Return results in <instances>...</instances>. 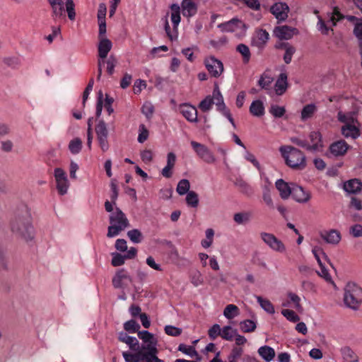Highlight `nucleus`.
Returning a JSON list of instances; mask_svg holds the SVG:
<instances>
[{"mask_svg":"<svg viewBox=\"0 0 362 362\" xmlns=\"http://www.w3.org/2000/svg\"><path fill=\"white\" fill-rule=\"evenodd\" d=\"M337 117L339 121L344 123V125L358 122L355 117V114L353 112L344 113L342 112H339Z\"/></svg>","mask_w":362,"mask_h":362,"instance_id":"42","label":"nucleus"},{"mask_svg":"<svg viewBox=\"0 0 362 362\" xmlns=\"http://www.w3.org/2000/svg\"><path fill=\"white\" fill-rule=\"evenodd\" d=\"M288 87L287 83V76L286 74L282 73L279 75L277 81L274 85V91L275 93L278 95H281L284 94Z\"/></svg>","mask_w":362,"mask_h":362,"instance_id":"32","label":"nucleus"},{"mask_svg":"<svg viewBox=\"0 0 362 362\" xmlns=\"http://www.w3.org/2000/svg\"><path fill=\"white\" fill-rule=\"evenodd\" d=\"M272 185L270 183L265 184L262 188V200L265 205L269 209H274V203L272 196Z\"/></svg>","mask_w":362,"mask_h":362,"instance_id":"31","label":"nucleus"},{"mask_svg":"<svg viewBox=\"0 0 362 362\" xmlns=\"http://www.w3.org/2000/svg\"><path fill=\"white\" fill-rule=\"evenodd\" d=\"M349 148L348 144L344 141H339L332 144L329 150L335 156H343Z\"/></svg>","mask_w":362,"mask_h":362,"instance_id":"33","label":"nucleus"},{"mask_svg":"<svg viewBox=\"0 0 362 362\" xmlns=\"http://www.w3.org/2000/svg\"><path fill=\"white\" fill-rule=\"evenodd\" d=\"M11 230L26 241L34 238L35 228L32 223L31 214L28 209H25L15 216L11 223Z\"/></svg>","mask_w":362,"mask_h":362,"instance_id":"2","label":"nucleus"},{"mask_svg":"<svg viewBox=\"0 0 362 362\" xmlns=\"http://www.w3.org/2000/svg\"><path fill=\"white\" fill-rule=\"evenodd\" d=\"M251 214L249 212H239L236 213L233 216L234 221L238 224H245L248 223L250 220Z\"/></svg>","mask_w":362,"mask_h":362,"instance_id":"47","label":"nucleus"},{"mask_svg":"<svg viewBox=\"0 0 362 362\" xmlns=\"http://www.w3.org/2000/svg\"><path fill=\"white\" fill-rule=\"evenodd\" d=\"M320 238L327 244L337 245L341 240V233L337 229L324 230L320 233Z\"/></svg>","mask_w":362,"mask_h":362,"instance_id":"19","label":"nucleus"},{"mask_svg":"<svg viewBox=\"0 0 362 362\" xmlns=\"http://www.w3.org/2000/svg\"><path fill=\"white\" fill-rule=\"evenodd\" d=\"M190 144L197 156L205 163L211 164L216 161V157L206 146L194 141Z\"/></svg>","mask_w":362,"mask_h":362,"instance_id":"11","label":"nucleus"},{"mask_svg":"<svg viewBox=\"0 0 362 362\" xmlns=\"http://www.w3.org/2000/svg\"><path fill=\"white\" fill-rule=\"evenodd\" d=\"M293 183L286 182L282 179L277 180L275 183L276 188L279 192V195L283 199H288L291 195L293 190Z\"/></svg>","mask_w":362,"mask_h":362,"instance_id":"23","label":"nucleus"},{"mask_svg":"<svg viewBox=\"0 0 362 362\" xmlns=\"http://www.w3.org/2000/svg\"><path fill=\"white\" fill-rule=\"evenodd\" d=\"M279 47L284 48L285 49L284 60L286 64H289L291 62L292 57L296 52L295 47L290 45L288 43H282Z\"/></svg>","mask_w":362,"mask_h":362,"instance_id":"44","label":"nucleus"},{"mask_svg":"<svg viewBox=\"0 0 362 362\" xmlns=\"http://www.w3.org/2000/svg\"><path fill=\"white\" fill-rule=\"evenodd\" d=\"M139 328V325L133 320H129L124 324V329L130 333H138Z\"/></svg>","mask_w":362,"mask_h":362,"instance_id":"56","label":"nucleus"},{"mask_svg":"<svg viewBox=\"0 0 362 362\" xmlns=\"http://www.w3.org/2000/svg\"><path fill=\"white\" fill-rule=\"evenodd\" d=\"M317 107L315 104H308L303 107L300 112V119L302 121H306L310 119L317 112Z\"/></svg>","mask_w":362,"mask_h":362,"instance_id":"35","label":"nucleus"},{"mask_svg":"<svg viewBox=\"0 0 362 362\" xmlns=\"http://www.w3.org/2000/svg\"><path fill=\"white\" fill-rule=\"evenodd\" d=\"M213 104V98L209 95L199 103V107L202 111L207 112L211 109Z\"/></svg>","mask_w":362,"mask_h":362,"instance_id":"57","label":"nucleus"},{"mask_svg":"<svg viewBox=\"0 0 362 362\" xmlns=\"http://www.w3.org/2000/svg\"><path fill=\"white\" fill-rule=\"evenodd\" d=\"M214 103L217 106V109L218 111L221 112L222 114L229 120V122L232 124V125L235 127L234 120L230 113V111L227 109L224 101L223 97L219 90V88L217 85L215 86L212 96Z\"/></svg>","mask_w":362,"mask_h":362,"instance_id":"12","label":"nucleus"},{"mask_svg":"<svg viewBox=\"0 0 362 362\" xmlns=\"http://www.w3.org/2000/svg\"><path fill=\"white\" fill-rule=\"evenodd\" d=\"M176 161V156L174 153L170 152L167 155V164L161 170V175L165 178L171 177L173 169Z\"/></svg>","mask_w":362,"mask_h":362,"instance_id":"26","label":"nucleus"},{"mask_svg":"<svg viewBox=\"0 0 362 362\" xmlns=\"http://www.w3.org/2000/svg\"><path fill=\"white\" fill-rule=\"evenodd\" d=\"M290 8L286 3L278 1L270 7V12L278 21H285L289 13Z\"/></svg>","mask_w":362,"mask_h":362,"instance_id":"17","label":"nucleus"},{"mask_svg":"<svg viewBox=\"0 0 362 362\" xmlns=\"http://www.w3.org/2000/svg\"><path fill=\"white\" fill-rule=\"evenodd\" d=\"M181 8L183 16L188 18L194 16L197 11V4L193 0H182Z\"/></svg>","mask_w":362,"mask_h":362,"instance_id":"27","label":"nucleus"},{"mask_svg":"<svg viewBox=\"0 0 362 362\" xmlns=\"http://www.w3.org/2000/svg\"><path fill=\"white\" fill-rule=\"evenodd\" d=\"M255 298L257 299V303L259 304L260 307L265 312L270 315H273L275 313L274 306L269 300L259 296H256Z\"/></svg>","mask_w":362,"mask_h":362,"instance_id":"37","label":"nucleus"},{"mask_svg":"<svg viewBox=\"0 0 362 362\" xmlns=\"http://www.w3.org/2000/svg\"><path fill=\"white\" fill-rule=\"evenodd\" d=\"M259 235L264 243L266 244L272 250L279 253L286 252V245L274 234L267 232H262Z\"/></svg>","mask_w":362,"mask_h":362,"instance_id":"10","label":"nucleus"},{"mask_svg":"<svg viewBox=\"0 0 362 362\" xmlns=\"http://www.w3.org/2000/svg\"><path fill=\"white\" fill-rule=\"evenodd\" d=\"M190 183L188 180L182 179L179 181L176 191L180 195H184L189 192Z\"/></svg>","mask_w":362,"mask_h":362,"instance_id":"51","label":"nucleus"},{"mask_svg":"<svg viewBox=\"0 0 362 362\" xmlns=\"http://www.w3.org/2000/svg\"><path fill=\"white\" fill-rule=\"evenodd\" d=\"M204 65L209 73L214 78H218L223 74L224 68L221 60L214 56H209L204 59Z\"/></svg>","mask_w":362,"mask_h":362,"instance_id":"14","label":"nucleus"},{"mask_svg":"<svg viewBox=\"0 0 362 362\" xmlns=\"http://www.w3.org/2000/svg\"><path fill=\"white\" fill-rule=\"evenodd\" d=\"M148 137V131L144 124H140L139 127L138 141L144 143Z\"/></svg>","mask_w":362,"mask_h":362,"instance_id":"60","label":"nucleus"},{"mask_svg":"<svg viewBox=\"0 0 362 362\" xmlns=\"http://www.w3.org/2000/svg\"><path fill=\"white\" fill-rule=\"evenodd\" d=\"M223 316L228 320H232L240 315V310L234 304H228L223 310Z\"/></svg>","mask_w":362,"mask_h":362,"instance_id":"39","label":"nucleus"},{"mask_svg":"<svg viewBox=\"0 0 362 362\" xmlns=\"http://www.w3.org/2000/svg\"><path fill=\"white\" fill-rule=\"evenodd\" d=\"M141 159L145 163H150L153 159V153L150 149H145L140 153Z\"/></svg>","mask_w":362,"mask_h":362,"instance_id":"62","label":"nucleus"},{"mask_svg":"<svg viewBox=\"0 0 362 362\" xmlns=\"http://www.w3.org/2000/svg\"><path fill=\"white\" fill-rule=\"evenodd\" d=\"M269 38V35L265 30H258L252 37V45L262 49L265 46Z\"/></svg>","mask_w":362,"mask_h":362,"instance_id":"25","label":"nucleus"},{"mask_svg":"<svg viewBox=\"0 0 362 362\" xmlns=\"http://www.w3.org/2000/svg\"><path fill=\"white\" fill-rule=\"evenodd\" d=\"M341 353L345 361L347 362H358V357L356 354L349 347L345 346L341 349Z\"/></svg>","mask_w":362,"mask_h":362,"instance_id":"41","label":"nucleus"},{"mask_svg":"<svg viewBox=\"0 0 362 362\" xmlns=\"http://www.w3.org/2000/svg\"><path fill=\"white\" fill-rule=\"evenodd\" d=\"M286 112V110L282 106L279 105H272L270 108V112L271 114L274 116L275 117H282Z\"/></svg>","mask_w":362,"mask_h":362,"instance_id":"64","label":"nucleus"},{"mask_svg":"<svg viewBox=\"0 0 362 362\" xmlns=\"http://www.w3.org/2000/svg\"><path fill=\"white\" fill-rule=\"evenodd\" d=\"M291 195L296 202L305 204L310 201L311 194L310 192L305 190L302 187L294 185Z\"/></svg>","mask_w":362,"mask_h":362,"instance_id":"21","label":"nucleus"},{"mask_svg":"<svg viewBox=\"0 0 362 362\" xmlns=\"http://www.w3.org/2000/svg\"><path fill=\"white\" fill-rule=\"evenodd\" d=\"M222 329L218 324L214 325L208 332L209 337L211 339L214 340L218 336L221 337Z\"/></svg>","mask_w":362,"mask_h":362,"instance_id":"58","label":"nucleus"},{"mask_svg":"<svg viewBox=\"0 0 362 362\" xmlns=\"http://www.w3.org/2000/svg\"><path fill=\"white\" fill-rule=\"evenodd\" d=\"M127 236L134 243H139L143 240V235L138 229H133L127 232Z\"/></svg>","mask_w":362,"mask_h":362,"instance_id":"54","label":"nucleus"},{"mask_svg":"<svg viewBox=\"0 0 362 362\" xmlns=\"http://www.w3.org/2000/svg\"><path fill=\"white\" fill-rule=\"evenodd\" d=\"M240 328L243 332H252L257 328V323L252 320H245L240 322Z\"/></svg>","mask_w":362,"mask_h":362,"instance_id":"45","label":"nucleus"},{"mask_svg":"<svg viewBox=\"0 0 362 362\" xmlns=\"http://www.w3.org/2000/svg\"><path fill=\"white\" fill-rule=\"evenodd\" d=\"M250 113L255 117H261L264 114V107L263 103L257 100L252 103L250 107Z\"/></svg>","mask_w":362,"mask_h":362,"instance_id":"38","label":"nucleus"},{"mask_svg":"<svg viewBox=\"0 0 362 362\" xmlns=\"http://www.w3.org/2000/svg\"><path fill=\"white\" fill-rule=\"evenodd\" d=\"M180 6L173 4L170 6V12L164 19V28L167 36L171 41L178 37V25L180 23Z\"/></svg>","mask_w":362,"mask_h":362,"instance_id":"4","label":"nucleus"},{"mask_svg":"<svg viewBox=\"0 0 362 362\" xmlns=\"http://www.w3.org/2000/svg\"><path fill=\"white\" fill-rule=\"evenodd\" d=\"M318 22L317 23V30L323 35H327L329 30L333 31V29L329 25L331 24V26H334L337 22L342 18L341 13L336 8L334 10L333 13L331 14L329 20L327 23H325L320 16L317 17Z\"/></svg>","mask_w":362,"mask_h":362,"instance_id":"13","label":"nucleus"},{"mask_svg":"<svg viewBox=\"0 0 362 362\" xmlns=\"http://www.w3.org/2000/svg\"><path fill=\"white\" fill-rule=\"evenodd\" d=\"M236 50L243 56V61L248 62L250 59V52L249 47L245 44H240L237 46Z\"/></svg>","mask_w":362,"mask_h":362,"instance_id":"55","label":"nucleus"},{"mask_svg":"<svg viewBox=\"0 0 362 362\" xmlns=\"http://www.w3.org/2000/svg\"><path fill=\"white\" fill-rule=\"evenodd\" d=\"M185 200L188 206L192 208H197L198 206L199 197L197 192L194 191L188 192Z\"/></svg>","mask_w":362,"mask_h":362,"instance_id":"46","label":"nucleus"},{"mask_svg":"<svg viewBox=\"0 0 362 362\" xmlns=\"http://www.w3.org/2000/svg\"><path fill=\"white\" fill-rule=\"evenodd\" d=\"M344 189L349 194H357L362 189V183L358 179H352L344 184Z\"/></svg>","mask_w":362,"mask_h":362,"instance_id":"30","label":"nucleus"},{"mask_svg":"<svg viewBox=\"0 0 362 362\" xmlns=\"http://www.w3.org/2000/svg\"><path fill=\"white\" fill-rule=\"evenodd\" d=\"M258 354L266 361H271L275 357V351L269 346H263L259 348Z\"/></svg>","mask_w":362,"mask_h":362,"instance_id":"36","label":"nucleus"},{"mask_svg":"<svg viewBox=\"0 0 362 362\" xmlns=\"http://www.w3.org/2000/svg\"><path fill=\"white\" fill-rule=\"evenodd\" d=\"M312 252L315 257L319 266L324 264L325 261H328V258L323 250L317 246L313 248Z\"/></svg>","mask_w":362,"mask_h":362,"instance_id":"43","label":"nucleus"},{"mask_svg":"<svg viewBox=\"0 0 362 362\" xmlns=\"http://www.w3.org/2000/svg\"><path fill=\"white\" fill-rule=\"evenodd\" d=\"M179 110L189 122H197V111L195 107L187 103H184L180 105Z\"/></svg>","mask_w":362,"mask_h":362,"instance_id":"22","label":"nucleus"},{"mask_svg":"<svg viewBox=\"0 0 362 362\" xmlns=\"http://www.w3.org/2000/svg\"><path fill=\"white\" fill-rule=\"evenodd\" d=\"M323 148V141L320 132L313 131L309 134V141H306V150L319 152Z\"/></svg>","mask_w":362,"mask_h":362,"instance_id":"16","label":"nucleus"},{"mask_svg":"<svg viewBox=\"0 0 362 362\" xmlns=\"http://www.w3.org/2000/svg\"><path fill=\"white\" fill-rule=\"evenodd\" d=\"M279 152L284 158L287 165L296 170H303L306 166V158L304 153L299 149L291 146H282Z\"/></svg>","mask_w":362,"mask_h":362,"instance_id":"3","label":"nucleus"},{"mask_svg":"<svg viewBox=\"0 0 362 362\" xmlns=\"http://www.w3.org/2000/svg\"><path fill=\"white\" fill-rule=\"evenodd\" d=\"M298 34L296 28L288 25L278 26L274 30V35L280 40H290Z\"/></svg>","mask_w":362,"mask_h":362,"instance_id":"18","label":"nucleus"},{"mask_svg":"<svg viewBox=\"0 0 362 362\" xmlns=\"http://www.w3.org/2000/svg\"><path fill=\"white\" fill-rule=\"evenodd\" d=\"M300 298L295 293L288 292L286 294V298L282 302V307L284 308H293L298 312H303V306L300 303Z\"/></svg>","mask_w":362,"mask_h":362,"instance_id":"20","label":"nucleus"},{"mask_svg":"<svg viewBox=\"0 0 362 362\" xmlns=\"http://www.w3.org/2000/svg\"><path fill=\"white\" fill-rule=\"evenodd\" d=\"M132 283V277L124 269L117 270L112 278V285L116 288H125Z\"/></svg>","mask_w":362,"mask_h":362,"instance_id":"15","label":"nucleus"},{"mask_svg":"<svg viewBox=\"0 0 362 362\" xmlns=\"http://www.w3.org/2000/svg\"><path fill=\"white\" fill-rule=\"evenodd\" d=\"M118 339L120 341L125 343L132 351L138 352L140 349V345L138 339L128 335L127 333L121 332L118 334Z\"/></svg>","mask_w":362,"mask_h":362,"instance_id":"24","label":"nucleus"},{"mask_svg":"<svg viewBox=\"0 0 362 362\" xmlns=\"http://www.w3.org/2000/svg\"><path fill=\"white\" fill-rule=\"evenodd\" d=\"M112 264L114 267H119L124 264L125 262V257L124 255H122L119 253H112Z\"/></svg>","mask_w":362,"mask_h":362,"instance_id":"61","label":"nucleus"},{"mask_svg":"<svg viewBox=\"0 0 362 362\" xmlns=\"http://www.w3.org/2000/svg\"><path fill=\"white\" fill-rule=\"evenodd\" d=\"M191 283L196 287L203 284L202 275L199 271H195L190 276Z\"/></svg>","mask_w":362,"mask_h":362,"instance_id":"59","label":"nucleus"},{"mask_svg":"<svg viewBox=\"0 0 362 362\" xmlns=\"http://www.w3.org/2000/svg\"><path fill=\"white\" fill-rule=\"evenodd\" d=\"M112 47V42L106 38H99L98 43V57L100 58H106L109 52L111 50Z\"/></svg>","mask_w":362,"mask_h":362,"instance_id":"28","label":"nucleus"},{"mask_svg":"<svg viewBox=\"0 0 362 362\" xmlns=\"http://www.w3.org/2000/svg\"><path fill=\"white\" fill-rule=\"evenodd\" d=\"M206 238L202 240L201 245L204 248H209L211 246L214 241V230L212 228H208L205 231Z\"/></svg>","mask_w":362,"mask_h":362,"instance_id":"50","label":"nucleus"},{"mask_svg":"<svg viewBox=\"0 0 362 362\" xmlns=\"http://www.w3.org/2000/svg\"><path fill=\"white\" fill-rule=\"evenodd\" d=\"M344 304L349 308L357 310L362 303V288L354 282H349L344 287Z\"/></svg>","mask_w":362,"mask_h":362,"instance_id":"6","label":"nucleus"},{"mask_svg":"<svg viewBox=\"0 0 362 362\" xmlns=\"http://www.w3.org/2000/svg\"><path fill=\"white\" fill-rule=\"evenodd\" d=\"M243 354V348L240 346L233 347L227 357L228 362H239L240 360L242 358Z\"/></svg>","mask_w":362,"mask_h":362,"instance_id":"40","label":"nucleus"},{"mask_svg":"<svg viewBox=\"0 0 362 362\" xmlns=\"http://www.w3.org/2000/svg\"><path fill=\"white\" fill-rule=\"evenodd\" d=\"M218 28L223 32L234 33L237 37H243L246 32L245 24L238 18H233L230 21L221 23Z\"/></svg>","mask_w":362,"mask_h":362,"instance_id":"9","label":"nucleus"},{"mask_svg":"<svg viewBox=\"0 0 362 362\" xmlns=\"http://www.w3.org/2000/svg\"><path fill=\"white\" fill-rule=\"evenodd\" d=\"M117 59L115 56L110 55L109 58L106 61L107 64V73L111 75L114 72L115 66L117 64Z\"/></svg>","mask_w":362,"mask_h":362,"instance_id":"63","label":"nucleus"},{"mask_svg":"<svg viewBox=\"0 0 362 362\" xmlns=\"http://www.w3.org/2000/svg\"><path fill=\"white\" fill-rule=\"evenodd\" d=\"M53 175L57 193L60 196L66 194L70 187V182L65 170L61 168H56Z\"/></svg>","mask_w":362,"mask_h":362,"instance_id":"8","label":"nucleus"},{"mask_svg":"<svg viewBox=\"0 0 362 362\" xmlns=\"http://www.w3.org/2000/svg\"><path fill=\"white\" fill-rule=\"evenodd\" d=\"M274 82V78L268 73H264L258 81L259 86L267 90L269 93L272 91V85Z\"/></svg>","mask_w":362,"mask_h":362,"instance_id":"34","label":"nucleus"},{"mask_svg":"<svg viewBox=\"0 0 362 362\" xmlns=\"http://www.w3.org/2000/svg\"><path fill=\"white\" fill-rule=\"evenodd\" d=\"M237 330L230 326H225L222 328L221 337L227 341H232L236 335Z\"/></svg>","mask_w":362,"mask_h":362,"instance_id":"49","label":"nucleus"},{"mask_svg":"<svg viewBox=\"0 0 362 362\" xmlns=\"http://www.w3.org/2000/svg\"><path fill=\"white\" fill-rule=\"evenodd\" d=\"M129 226V222L126 215L121 209L116 207L110 215V226L107 229V236L113 238L118 235L122 231Z\"/></svg>","mask_w":362,"mask_h":362,"instance_id":"5","label":"nucleus"},{"mask_svg":"<svg viewBox=\"0 0 362 362\" xmlns=\"http://www.w3.org/2000/svg\"><path fill=\"white\" fill-rule=\"evenodd\" d=\"M341 134L346 138L356 139L360 136L359 129L358 127V122L353 123L348 125H344L341 127Z\"/></svg>","mask_w":362,"mask_h":362,"instance_id":"29","label":"nucleus"},{"mask_svg":"<svg viewBox=\"0 0 362 362\" xmlns=\"http://www.w3.org/2000/svg\"><path fill=\"white\" fill-rule=\"evenodd\" d=\"M82 148V141L79 138H74L69 144V150L72 154H78Z\"/></svg>","mask_w":362,"mask_h":362,"instance_id":"48","label":"nucleus"},{"mask_svg":"<svg viewBox=\"0 0 362 362\" xmlns=\"http://www.w3.org/2000/svg\"><path fill=\"white\" fill-rule=\"evenodd\" d=\"M95 133L97 136H108V129L106 123L101 119L95 126Z\"/></svg>","mask_w":362,"mask_h":362,"instance_id":"53","label":"nucleus"},{"mask_svg":"<svg viewBox=\"0 0 362 362\" xmlns=\"http://www.w3.org/2000/svg\"><path fill=\"white\" fill-rule=\"evenodd\" d=\"M138 337L141 340L140 349L134 354L123 351L122 356L125 362H164L157 356L158 341L153 334L146 330L139 331Z\"/></svg>","mask_w":362,"mask_h":362,"instance_id":"1","label":"nucleus"},{"mask_svg":"<svg viewBox=\"0 0 362 362\" xmlns=\"http://www.w3.org/2000/svg\"><path fill=\"white\" fill-rule=\"evenodd\" d=\"M49 2L52 8L53 16L55 18L64 16L66 8L69 18L71 21L75 19V5L72 0H49Z\"/></svg>","mask_w":362,"mask_h":362,"instance_id":"7","label":"nucleus"},{"mask_svg":"<svg viewBox=\"0 0 362 362\" xmlns=\"http://www.w3.org/2000/svg\"><path fill=\"white\" fill-rule=\"evenodd\" d=\"M281 315L286 318L287 320L291 322H297L300 320V317L296 313L295 311L290 309H283L281 311Z\"/></svg>","mask_w":362,"mask_h":362,"instance_id":"52","label":"nucleus"}]
</instances>
